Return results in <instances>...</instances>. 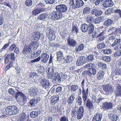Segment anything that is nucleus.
Wrapping results in <instances>:
<instances>
[{
  "mask_svg": "<svg viewBox=\"0 0 121 121\" xmlns=\"http://www.w3.org/2000/svg\"><path fill=\"white\" fill-rule=\"evenodd\" d=\"M75 94L73 93L68 98L67 102L69 105H70L73 102L75 98Z\"/></svg>",
  "mask_w": 121,
  "mask_h": 121,
  "instance_id": "c756f323",
  "label": "nucleus"
},
{
  "mask_svg": "<svg viewBox=\"0 0 121 121\" xmlns=\"http://www.w3.org/2000/svg\"><path fill=\"white\" fill-rule=\"evenodd\" d=\"M114 8H109L105 12V14L107 15L113 13L114 11Z\"/></svg>",
  "mask_w": 121,
  "mask_h": 121,
  "instance_id": "79ce46f5",
  "label": "nucleus"
},
{
  "mask_svg": "<svg viewBox=\"0 0 121 121\" xmlns=\"http://www.w3.org/2000/svg\"><path fill=\"white\" fill-rule=\"evenodd\" d=\"M56 54L57 59L58 61L60 62L64 60V57L62 52L59 51L57 52Z\"/></svg>",
  "mask_w": 121,
  "mask_h": 121,
  "instance_id": "4be33fe9",
  "label": "nucleus"
},
{
  "mask_svg": "<svg viewBox=\"0 0 121 121\" xmlns=\"http://www.w3.org/2000/svg\"><path fill=\"white\" fill-rule=\"evenodd\" d=\"M27 116L24 113H21L19 117V119L21 121H25L27 118Z\"/></svg>",
  "mask_w": 121,
  "mask_h": 121,
  "instance_id": "a19ab883",
  "label": "nucleus"
},
{
  "mask_svg": "<svg viewBox=\"0 0 121 121\" xmlns=\"http://www.w3.org/2000/svg\"><path fill=\"white\" fill-rule=\"evenodd\" d=\"M38 91V89L36 87L33 86L29 90V92L31 96H34L37 95Z\"/></svg>",
  "mask_w": 121,
  "mask_h": 121,
  "instance_id": "9b49d317",
  "label": "nucleus"
},
{
  "mask_svg": "<svg viewBox=\"0 0 121 121\" xmlns=\"http://www.w3.org/2000/svg\"><path fill=\"white\" fill-rule=\"evenodd\" d=\"M78 108L76 106L73 107L72 109V115L73 116H76L78 112Z\"/></svg>",
  "mask_w": 121,
  "mask_h": 121,
  "instance_id": "c9c22d12",
  "label": "nucleus"
},
{
  "mask_svg": "<svg viewBox=\"0 0 121 121\" xmlns=\"http://www.w3.org/2000/svg\"><path fill=\"white\" fill-rule=\"evenodd\" d=\"M70 91H71L74 92L78 89V86L77 84H74L70 86Z\"/></svg>",
  "mask_w": 121,
  "mask_h": 121,
  "instance_id": "a18cd8bd",
  "label": "nucleus"
},
{
  "mask_svg": "<svg viewBox=\"0 0 121 121\" xmlns=\"http://www.w3.org/2000/svg\"><path fill=\"white\" fill-rule=\"evenodd\" d=\"M113 104L111 102H106L102 104V107L105 109H111L112 108Z\"/></svg>",
  "mask_w": 121,
  "mask_h": 121,
  "instance_id": "4468645a",
  "label": "nucleus"
},
{
  "mask_svg": "<svg viewBox=\"0 0 121 121\" xmlns=\"http://www.w3.org/2000/svg\"><path fill=\"white\" fill-rule=\"evenodd\" d=\"M23 93L21 91L17 90L15 95V97L16 98H18L19 96H21Z\"/></svg>",
  "mask_w": 121,
  "mask_h": 121,
  "instance_id": "052dcab7",
  "label": "nucleus"
},
{
  "mask_svg": "<svg viewBox=\"0 0 121 121\" xmlns=\"http://www.w3.org/2000/svg\"><path fill=\"white\" fill-rule=\"evenodd\" d=\"M48 16V15L47 13H41L38 16V19L40 20H44Z\"/></svg>",
  "mask_w": 121,
  "mask_h": 121,
  "instance_id": "cd10ccee",
  "label": "nucleus"
},
{
  "mask_svg": "<svg viewBox=\"0 0 121 121\" xmlns=\"http://www.w3.org/2000/svg\"><path fill=\"white\" fill-rule=\"evenodd\" d=\"M103 53L105 54H110L111 53L112 51L110 49H106L103 50Z\"/></svg>",
  "mask_w": 121,
  "mask_h": 121,
  "instance_id": "864d4df0",
  "label": "nucleus"
},
{
  "mask_svg": "<svg viewBox=\"0 0 121 121\" xmlns=\"http://www.w3.org/2000/svg\"><path fill=\"white\" fill-rule=\"evenodd\" d=\"M118 29L115 27L111 26L110 28L108 31L109 32H111L112 33L116 34L118 32Z\"/></svg>",
  "mask_w": 121,
  "mask_h": 121,
  "instance_id": "f704fd0d",
  "label": "nucleus"
},
{
  "mask_svg": "<svg viewBox=\"0 0 121 121\" xmlns=\"http://www.w3.org/2000/svg\"><path fill=\"white\" fill-rule=\"evenodd\" d=\"M49 34H48L47 36H48V38H50V40H52L55 39V36L54 34V33L52 30H50Z\"/></svg>",
  "mask_w": 121,
  "mask_h": 121,
  "instance_id": "7c9ffc66",
  "label": "nucleus"
},
{
  "mask_svg": "<svg viewBox=\"0 0 121 121\" xmlns=\"http://www.w3.org/2000/svg\"><path fill=\"white\" fill-rule=\"evenodd\" d=\"M96 69L94 68H91L87 69V73L88 75L90 77H91L93 75H95L96 72Z\"/></svg>",
  "mask_w": 121,
  "mask_h": 121,
  "instance_id": "6ab92c4d",
  "label": "nucleus"
},
{
  "mask_svg": "<svg viewBox=\"0 0 121 121\" xmlns=\"http://www.w3.org/2000/svg\"><path fill=\"white\" fill-rule=\"evenodd\" d=\"M56 9L60 13L65 12L67 9V6L63 4H60L56 6Z\"/></svg>",
  "mask_w": 121,
  "mask_h": 121,
  "instance_id": "6e6552de",
  "label": "nucleus"
},
{
  "mask_svg": "<svg viewBox=\"0 0 121 121\" xmlns=\"http://www.w3.org/2000/svg\"><path fill=\"white\" fill-rule=\"evenodd\" d=\"M114 3L112 0H105L102 4V6L105 8L112 6Z\"/></svg>",
  "mask_w": 121,
  "mask_h": 121,
  "instance_id": "9d476101",
  "label": "nucleus"
},
{
  "mask_svg": "<svg viewBox=\"0 0 121 121\" xmlns=\"http://www.w3.org/2000/svg\"><path fill=\"white\" fill-rule=\"evenodd\" d=\"M31 51V48L26 45H25L23 51L22 52V53L25 55H28Z\"/></svg>",
  "mask_w": 121,
  "mask_h": 121,
  "instance_id": "f3484780",
  "label": "nucleus"
},
{
  "mask_svg": "<svg viewBox=\"0 0 121 121\" xmlns=\"http://www.w3.org/2000/svg\"><path fill=\"white\" fill-rule=\"evenodd\" d=\"M39 114V113L38 111H33L30 112V116L32 118H36L38 116Z\"/></svg>",
  "mask_w": 121,
  "mask_h": 121,
  "instance_id": "72a5a7b5",
  "label": "nucleus"
},
{
  "mask_svg": "<svg viewBox=\"0 0 121 121\" xmlns=\"http://www.w3.org/2000/svg\"><path fill=\"white\" fill-rule=\"evenodd\" d=\"M121 55V50L117 52L114 54V56L116 57H118Z\"/></svg>",
  "mask_w": 121,
  "mask_h": 121,
  "instance_id": "e2e57ef3",
  "label": "nucleus"
},
{
  "mask_svg": "<svg viewBox=\"0 0 121 121\" xmlns=\"http://www.w3.org/2000/svg\"><path fill=\"white\" fill-rule=\"evenodd\" d=\"M84 110L83 107L81 106L79 107L77 114V118L78 119H81L83 117Z\"/></svg>",
  "mask_w": 121,
  "mask_h": 121,
  "instance_id": "f8f14e48",
  "label": "nucleus"
},
{
  "mask_svg": "<svg viewBox=\"0 0 121 121\" xmlns=\"http://www.w3.org/2000/svg\"><path fill=\"white\" fill-rule=\"evenodd\" d=\"M59 97L58 96H55L53 98L51 101V104L52 105H54L58 102L59 99Z\"/></svg>",
  "mask_w": 121,
  "mask_h": 121,
  "instance_id": "4c0bfd02",
  "label": "nucleus"
},
{
  "mask_svg": "<svg viewBox=\"0 0 121 121\" xmlns=\"http://www.w3.org/2000/svg\"><path fill=\"white\" fill-rule=\"evenodd\" d=\"M50 84L49 81L45 80V79H42L41 81V86L45 88L48 87L50 86Z\"/></svg>",
  "mask_w": 121,
  "mask_h": 121,
  "instance_id": "dca6fc26",
  "label": "nucleus"
},
{
  "mask_svg": "<svg viewBox=\"0 0 121 121\" xmlns=\"http://www.w3.org/2000/svg\"><path fill=\"white\" fill-rule=\"evenodd\" d=\"M22 98V99H23V101L22 100H21V101L20 100V102H21L22 101H24L23 103H26V100L27 99V96H26L23 93L22 96H21Z\"/></svg>",
  "mask_w": 121,
  "mask_h": 121,
  "instance_id": "680f3d73",
  "label": "nucleus"
},
{
  "mask_svg": "<svg viewBox=\"0 0 121 121\" xmlns=\"http://www.w3.org/2000/svg\"><path fill=\"white\" fill-rule=\"evenodd\" d=\"M87 25L86 24H82L80 29L82 32L84 33L87 32Z\"/></svg>",
  "mask_w": 121,
  "mask_h": 121,
  "instance_id": "58836bf2",
  "label": "nucleus"
},
{
  "mask_svg": "<svg viewBox=\"0 0 121 121\" xmlns=\"http://www.w3.org/2000/svg\"><path fill=\"white\" fill-rule=\"evenodd\" d=\"M68 45L72 47H75L77 45L78 43L76 40L73 38H69L67 40Z\"/></svg>",
  "mask_w": 121,
  "mask_h": 121,
  "instance_id": "1a4fd4ad",
  "label": "nucleus"
},
{
  "mask_svg": "<svg viewBox=\"0 0 121 121\" xmlns=\"http://www.w3.org/2000/svg\"><path fill=\"white\" fill-rule=\"evenodd\" d=\"M8 92L9 94L12 95H14L15 93V91H14L13 89L12 88H10L9 89Z\"/></svg>",
  "mask_w": 121,
  "mask_h": 121,
  "instance_id": "69168bd1",
  "label": "nucleus"
},
{
  "mask_svg": "<svg viewBox=\"0 0 121 121\" xmlns=\"http://www.w3.org/2000/svg\"><path fill=\"white\" fill-rule=\"evenodd\" d=\"M97 9H92L91 11V13L92 15H95L96 16L97 15Z\"/></svg>",
  "mask_w": 121,
  "mask_h": 121,
  "instance_id": "774afa93",
  "label": "nucleus"
},
{
  "mask_svg": "<svg viewBox=\"0 0 121 121\" xmlns=\"http://www.w3.org/2000/svg\"><path fill=\"white\" fill-rule=\"evenodd\" d=\"M53 77V79L54 82H61V78H60V75L57 72L55 73L54 74Z\"/></svg>",
  "mask_w": 121,
  "mask_h": 121,
  "instance_id": "aec40b11",
  "label": "nucleus"
},
{
  "mask_svg": "<svg viewBox=\"0 0 121 121\" xmlns=\"http://www.w3.org/2000/svg\"><path fill=\"white\" fill-rule=\"evenodd\" d=\"M115 13H117L116 15L117 17L116 20L119 19L120 17H121V10L119 9H116L115 10Z\"/></svg>",
  "mask_w": 121,
  "mask_h": 121,
  "instance_id": "49530a36",
  "label": "nucleus"
},
{
  "mask_svg": "<svg viewBox=\"0 0 121 121\" xmlns=\"http://www.w3.org/2000/svg\"><path fill=\"white\" fill-rule=\"evenodd\" d=\"M103 90L107 95L113 92L114 90L113 87L110 84H106L103 85Z\"/></svg>",
  "mask_w": 121,
  "mask_h": 121,
  "instance_id": "39448f33",
  "label": "nucleus"
},
{
  "mask_svg": "<svg viewBox=\"0 0 121 121\" xmlns=\"http://www.w3.org/2000/svg\"><path fill=\"white\" fill-rule=\"evenodd\" d=\"M86 21L89 23H90L94 21V18L89 15H87L86 17Z\"/></svg>",
  "mask_w": 121,
  "mask_h": 121,
  "instance_id": "09e8293b",
  "label": "nucleus"
},
{
  "mask_svg": "<svg viewBox=\"0 0 121 121\" xmlns=\"http://www.w3.org/2000/svg\"><path fill=\"white\" fill-rule=\"evenodd\" d=\"M94 116L100 120L102 117V114L101 113H97L95 114Z\"/></svg>",
  "mask_w": 121,
  "mask_h": 121,
  "instance_id": "bf43d9fd",
  "label": "nucleus"
},
{
  "mask_svg": "<svg viewBox=\"0 0 121 121\" xmlns=\"http://www.w3.org/2000/svg\"><path fill=\"white\" fill-rule=\"evenodd\" d=\"M105 44L104 43H100L97 45V48L99 49H101L105 48Z\"/></svg>",
  "mask_w": 121,
  "mask_h": 121,
  "instance_id": "4d7b16f0",
  "label": "nucleus"
},
{
  "mask_svg": "<svg viewBox=\"0 0 121 121\" xmlns=\"http://www.w3.org/2000/svg\"><path fill=\"white\" fill-rule=\"evenodd\" d=\"M94 55L92 54H90L87 57V60L89 62H91L92 61L94 60Z\"/></svg>",
  "mask_w": 121,
  "mask_h": 121,
  "instance_id": "3c124183",
  "label": "nucleus"
},
{
  "mask_svg": "<svg viewBox=\"0 0 121 121\" xmlns=\"http://www.w3.org/2000/svg\"><path fill=\"white\" fill-rule=\"evenodd\" d=\"M36 104V100L35 98H33L31 99L28 103V105L29 107L34 106Z\"/></svg>",
  "mask_w": 121,
  "mask_h": 121,
  "instance_id": "2f4dec72",
  "label": "nucleus"
},
{
  "mask_svg": "<svg viewBox=\"0 0 121 121\" xmlns=\"http://www.w3.org/2000/svg\"><path fill=\"white\" fill-rule=\"evenodd\" d=\"M41 58V61L44 63H46L49 59V56L46 53H43L42 54Z\"/></svg>",
  "mask_w": 121,
  "mask_h": 121,
  "instance_id": "b1692460",
  "label": "nucleus"
},
{
  "mask_svg": "<svg viewBox=\"0 0 121 121\" xmlns=\"http://www.w3.org/2000/svg\"><path fill=\"white\" fill-rule=\"evenodd\" d=\"M89 87L87 85L86 88L82 87V98L84 102H85L88 95Z\"/></svg>",
  "mask_w": 121,
  "mask_h": 121,
  "instance_id": "423d86ee",
  "label": "nucleus"
},
{
  "mask_svg": "<svg viewBox=\"0 0 121 121\" xmlns=\"http://www.w3.org/2000/svg\"><path fill=\"white\" fill-rule=\"evenodd\" d=\"M116 37L115 35L110 36L108 37V40L110 41H112L113 40H114L116 39Z\"/></svg>",
  "mask_w": 121,
  "mask_h": 121,
  "instance_id": "338daca9",
  "label": "nucleus"
},
{
  "mask_svg": "<svg viewBox=\"0 0 121 121\" xmlns=\"http://www.w3.org/2000/svg\"><path fill=\"white\" fill-rule=\"evenodd\" d=\"M97 65L100 68L103 69H106L107 68V65L104 63L99 61L97 62Z\"/></svg>",
  "mask_w": 121,
  "mask_h": 121,
  "instance_id": "e433bc0d",
  "label": "nucleus"
},
{
  "mask_svg": "<svg viewBox=\"0 0 121 121\" xmlns=\"http://www.w3.org/2000/svg\"><path fill=\"white\" fill-rule=\"evenodd\" d=\"M56 69V68L53 66H52L48 68L47 69L46 71L47 72V73H50L51 74V75H54V74L56 73L55 70Z\"/></svg>",
  "mask_w": 121,
  "mask_h": 121,
  "instance_id": "c85d7f7f",
  "label": "nucleus"
},
{
  "mask_svg": "<svg viewBox=\"0 0 121 121\" xmlns=\"http://www.w3.org/2000/svg\"><path fill=\"white\" fill-rule=\"evenodd\" d=\"M114 73L116 75H121V69L116 67L114 70Z\"/></svg>",
  "mask_w": 121,
  "mask_h": 121,
  "instance_id": "37998d69",
  "label": "nucleus"
},
{
  "mask_svg": "<svg viewBox=\"0 0 121 121\" xmlns=\"http://www.w3.org/2000/svg\"><path fill=\"white\" fill-rule=\"evenodd\" d=\"M89 30L88 33L89 34L92 33L94 30V25L92 24H89Z\"/></svg>",
  "mask_w": 121,
  "mask_h": 121,
  "instance_id": "8fccbe9b",
  "label": "nucleus"
},
{
  "mask_svg": "<svg viewBox=\"0 0 121 121\" xmlns=\"http://www.w3.org/2000/svg\"><path fill=\"white\" fill-rule=\"evenodd\" d=\"M86 62V59L84 56H80L78 57L76 64L78 66H79L85 63Z\"/></svg>",
  "mask_w": 121,
  "mask_h": 121,
  "instance_id": "0eeeda50",
  "label": "nucleus"
},
{
  "mask_svg": "<svg viewBox=\"0 0 121 121\" xmlns=\"http://www.w3.org/2000/svg\"><path fill=\"white\" fill-rule=\"evenodd\" d=\"M113 22L111 19H108L104 22L103 25L104 26L108 27L111 26Z\"/></svg>",
  "mask_w": 121,
  "mask_h": 121,
  "instance_id": "473e14b6",
  "label": "nucleus"
},
{
  "mask_svg": "<svg viewBox=\"0 0 121 121\" xmlns=\"http://www.w3.org/2000/svg\"><path fill=\"white\" fill-rule=\"evenodd\" d=\"M105 72L103 70H99L97 74V78L99 80H101L103 79L105 74Z\"/></svg>",
  "mask_w": 121,
  "mask_h": 121,
  "instance_id": "5701e85b",
  "label": "nucleus"
},
{
  "mask_svg": "<svg viewBox=\"0 0 121 121\" xmlns=\"http://www.w3.org/2000/svg\"><path fill=\"white\" fill-rule=\"evenodd\" d=\"M109 117L111 121H116L118 119V116L115 114H109Z\"/></svg>",
  "mask_w": 121,
  "mask_h": 121,
  "instance_id": "393cba45",
  "label": "nucleus"
},
{
  "mask_svg": "<svg viewBox=\"0 0 121 121\" xmlns=\"http://www.w3.org/2000/svg\"><path fill=\"white\" fill-rule=\"evenodd\" d=\"M19 112L18 108L16 106L13 105L7 107L5 109L4 112L7 115L11 116L17 114Z\"/></svg>",
  "mask_w": 121,
  "mask_h": 121,
  "instance_id": "f257e3e1",
  "label": "nucleus"
},
{
  "mask_svg": "<svg viewBox=\"0 0 121 121\" xmlns=\"http://www.w3.org/2000/svg\"><path fill=\"white\" fill-rule=\"evenodd\" d=\"M43 4L45 5V4H52L54 3V0H43L40 1Z\"/></svg>",
  "mask_w": 121,
  "mask_h": 121,
  "instance_id": "c03bdc74",
  "label": "nucleus"
},
{
  "mask_svg": "<svg viewBox=\"0 0 121 121\" xmlns=\"http://www.w3.org/2000/svg\"><path fill=\"white\" fill-rule=\"evenodd\" d=\"M10 54H8L5 57V64H7L10 61Z\"/></svg>",
  "mask_w": 121,
  "mask_h": 121,
  "instance_id": "13d9d810",
  "label": "nucleus"
},
{
  "mask_svg": "<svg viewBox=\"0 0 121 121\" xmlns=\"http://www.w3.org/2000/svg\"><path fill=\"white\" fill-rule=\"evenodd\" d=\"M37 75V74L35 72H30L29 73V78H33L34 77Z\"/></svg>",
  "mask_w": 121,
  "mask_h": 121,
  "instance_id": "0e129e2a",
  "label": "nucleus"
},
{
  "mask_svg": "<svg viewBox=\"0 0 121 121\" xmlns=\"http://www.w3.org/2000/svg\"><path fill=\"white\" fill-rule=\"evenodd\" d=\"M51 18L53 20H59L62 18V14L60 12L57 11H53L51 13Z\"/></svg>",
  "mask_w": 121,
  "mask_h": 121,
  "instance_id": "20e7f679",
  "label": "nucleus"
},
{
  "mask_svg": "<svg viewBox=\"0 0 121 121\" xmlns=\"http://www.w3.org/2000/svg\"><path fill=\"white\" fill-rule=\"evenodd\" d=\"M102 60L106 62H109L111 61V57L110 56H103L101 57Z\"/></svg>",
  "mask_w": 121,
  "mask_h": 121,
  "instance_id": "de8ad7c7",
  "label": "nucleus"
},
{
  "mask_svg": "<svg viewBox=\"0 0 121 121\" xmlns=\"http://www.w3.org/2000/svg\"><path fill=\"white\" fill-rule=\"evenodd\" d=\"M85 46L82 43H80L75 49V52L78 53L80 51H83L84 49Z\"/></svg>",
  "mask_w": 121,
  "mask_h": 121,
  "instance_id": "412c9836",
  "label": "nucleus"
},
{
  "mask_svg": "<svg viewBox=\"0 0 121 121\" xmlns=\"http://www.w3.org/2000/svg\"><path fill=\"white\" fill-rule=\"evenodd\" d=\"M33 2L31 0H26L25 2V4L27 6H30L32 5Z\"/></svg>",
  "mask_w": 121,
  "mask_h": 121,
  "instance_id": "5fc2aeb1",
  "label": "nucleus"
},
{
  "mask_svg": "<svg viewBox=\"0 0 121 121\" xmlns=\"http://www.w3.org/2000/svg\"><path fill=\"white\" fill-rule=\"evenodd\" d=\"M86 105L88 108L91 111L93 107L92 102L90 101L89 99H88L87 101Z\"/></svg>",
  "mask_w": 121,
  "mask_h": 121,
  "instance_id": "ea45409f",
  "label": "nucleus"
},
{
  "mask_svg": "<svg viewBox=\"0 0 121 121\" xmlns=\"http://www.w3.org/2000/svg\"><path fill=\"white\" fill-rule=\"evenodd\" d=\"M106 37L107 35H106L104 31H102L99 33L98 35V38H99L98 39V42H99L103 40Z\"/></svg>",
  "mask_w": 121,
  "mask_h": 121,
  "instance_id": "a211bd4d",
  "label": "nucleus"
},
{
  "mask_svg": "<svg viewBox=\"0 0 121 121\" xmlns=\"http://www.w3.org/2000/svg\"><path fill=\"white\" fill-rule=\"evenodd\" d=\"M45 5L43 4L40 2V3L36 6V7L33 11V14L35 15H36L40 13L45 11V9L43 7Z\"/></svg>",
  "mask_w": 121,
  "mask_h": 121,
  "instance_id": "f03ea898",
  "label": "nucleus"
},
{
  "mask_svg": "<svg viewBox=\"0 0 121 121\" xmlns=\"http://www.w3.org/2000/svg\"><path fill=\"white\" fill-rule=\"evenodd\" d=\"M84 4V2L82 0H70V5L74 6L76 8L81 7Z\"/></svg>",
  "mask_w": 121,
  "mask_h": 121,
  "instance_id": "7ed1b4c3",
  "label": "nucleus"
},
{
  "mask_svg": "<svg viewBox=\"0 0 121 121\" xmlns=\"http://www.w3.org/2000/svg\"><path fill=\"white\" fill-rule=\"evenodd\" d=\"M41 35V34L39 32L36 31L32 33L31 38L35 40L38 41L40 39Z\"/></svg>",
  "mask_w": 121,
  "mask_h": 121,
  "instance_id": "2eb2a0df",
  "label": "nucleus"
},
{
  "mask_svg": "<svg viewBox=\"0 0 121 121\" xmlns=\"http://www.w3.org/2000/svg\"><path fill=\"white\" fill-rule=\"evenodd\" d=\"M39 42L38 41H33L30 43L29 45V47L31 49L33 48L34 50L36 49L39 46Z\"/></svg>",
  "mask_w": 121,
  "mask_h": 121,
  "instance_id": "ddd939ff",
  "label": "nucleus"
},
{
  "mask_svg": "<svg viewBox=\"0 0 121 121\" xmlns=\"http://www.w3.org/2000/svg\"><path fill=\"white\" fill-rule=\"evenodd\" d=\"M113 43L112 44V47H114L116 45L118 44L120 42V39H117L116 38Z\"/></svg>",
  "mask_w": 121,
  "mask_h": 121,
  "instance_id": "603ef678",
  "label": "nucleus"
},
{
  "mask_svg": "<svg viewBox=\"0 0 121 121\" xmlns=\"http://www.w3.org/2000/svg\"><path fill=\"white\" fill-rule=\"evenodd\" d=\"M71 32L73 33L75 32L76 34H77L78 32V29L76 26H74L71 30Z\"/></svg>",
  "mask_w": 121,
  "mask_h": 121,
  "instance_id": "6e6d98bb",
  "label": "nucleus"
},
{
  "mask_svg": "<svg viewBox=\"0 0 121 121\" xmlns=\"http://www.w3.org/2000/svg\"><path fill=\"white\" fill-rule=\"evenodd\" d=\"M105 19L104 17H100L94 19V22L95 24H99L101 22L104 21Z\"/></svg>",
  "mask_w": 121,
  "mask_h": 121,
  "instance_id": "bb28decb",
  "label": "nucleus"
},
{
  "mask_svg": "<svg viewBox=\"0 0 121 121\" xmlns=\"http://www.w3.org/2000/svg\"><path fill=\"white\" fill-rule=\"evenodd\" d=\"M91 9L88 7H86L83 9L82 11L83 15L84 16H86L90 13Z\"/></svg>",
  "mask_w": 121,
  "mask_h": 121,
  "instance_id": "a878e982",
  "label": "nucleus"
}]
</instances>
